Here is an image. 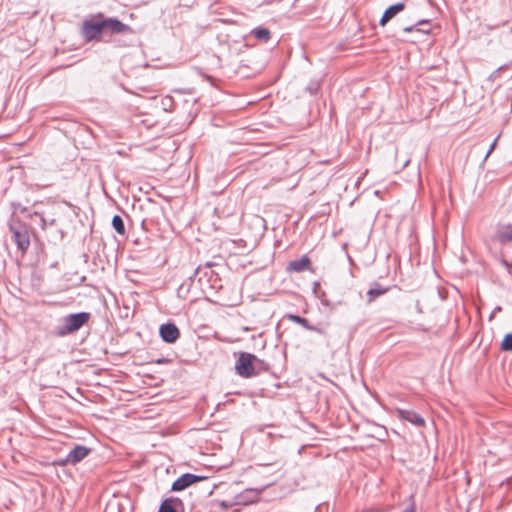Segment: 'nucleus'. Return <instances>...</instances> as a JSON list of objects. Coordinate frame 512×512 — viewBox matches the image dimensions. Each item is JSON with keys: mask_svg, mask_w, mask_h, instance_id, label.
<instances>
[{"mask_svg": "<svg viewBox=\"0 0 512 512\" xmlns=\"http://www.w3.org/2000/svg\"><path fill=\"white\" fill-rule=\"evenodd\" d=\"M397 415L400 419L408 421L418 427L425 425V420L421 415L412 410L397 409Z\"/></svg>", "mask_w": 512, "mask_h": 512, "instance_id": "0eeeda50", "label": "nucleus"}, {"mask_svg": "<svg viewBox=\"0 0 512 512\" xmlns=\"http://www.w3.org/2000/svg\"><path fill=\"white\" fill-rule=\"evenodd\" d=\"M288 317H289V319H290L291 321H293V322H295V323H297V324L301 325V326H302L303 328H305L306 330H308V329H313V328H312V325H311V324L309 323V321H308L306 318H304V317H301V316H299V315H292V314H291V315H289Z\"/></svg>", "mask_w": 512, "mask_h": 512, "instance_id": "f3484780", "label": "nucleus"}, {"mask_svg": "<svg viewBox=\"0 0 512 512\" xmlns=\"http://www.w3.org/2000/svg\"><path fill=\"white\" fill-rule=\"evenodd\" d=\"M497 140L498 138H496L490 145L485 157H484V161L490 156V154L492 153V151L495 149L496 147V143H497Z\"/></svg>", "mask_w": 512, "mask_h": 512, "instance_id": "aec40b11", "label": "nucleus"}, {"mask_svg": "<svg viewBox=\"0 0 512 512\" xmlns=\"http://www.w3.org/2000/svg\"><path fill=\"white\" fill-rule=\"evenodd\" d=\"M502 263L507 267V268H512V261L509 262L507 260H503Z\"/></svg>", "mask_w": 512, "mask_h": 512, "instance_id": "a878e982", "label": "nucleus"}, {"mask_svg": "<svg viewBox=\"0 0 512 512\" xmlns=\"http://www.w3.org/2000/svg\"><path fill=\"white\" fill-rule=\"evenodd\" d=\"M132 34V28L116 18L91 19L83 23V35L89 41L100 40L105 33Z\"/></svg>", "mask_w": 512, "mask_h": 512, "instance_id": "f257e3e1", "label": "nucleus"}, {"mask_svg": "<svg viewBox=\"0 0 512 512\" xmlns=\"http://www.w3.org/2000/svg\"><path fill=\"white\" fill-rule=\"evenodd\" d=\"M205 479H206V477H204V476H198V475L191 474V473H185V474H182L180 477H178L173 482V484L171 486V490L174 492H180V491L187 489L191 485H193L199 481L205 480Z\"/></svg>", "mask_w": 512, "mask_h": 512, "instance_id": "20e7f679", "label": "nucleus"}, {"mask_svg": "<svg viewBox=\"0 0 512 512\" xmlns=\"http://www.w3.org/2000/svg\"><path fill=\"white\" fill-rule=\"evenodd\" d=\"M387 291V289H384L381 287L380 284L375 283L372 288H370L367 292V295L369 296V301H373L376 297L384 294Z\"/></svg>", "mask_w": 512, "mask_h": 512, "instance_id": "dca6fc26", "label": "nucleus"}, {"mask_svg": "<svg viewBox=\"0 0 512 512\" xmlns=\"http://www.w3.org/2000/svg\"><path fill=\"white\" fill-rule=\"evenodd\" d=\"M166 362H168V359H165V358L158 359V360L156 361V363H157V364H163V363H166Z\"/></svg>", "mask_w": 512, "mask_h": 512, "instance_id": "cd10ccee", "label": "nucleus"}, {"mask_svg": "<svg viewBox=\"0 0 512 512\" xmlns=\"http://www.w3.org/2000/svg\"><path fill=\"white\" fill-rule=\"evenodd\" d=\"M58 464H59V465H61V466H65V465H69V464H70V462H67V461H66V457H65L64 459H60V460L58 461Z\"/></svg>", "mask_w": 512, "mask_h": 512, "instance_id": "b1692460", "label": "nucleus"}, {"mask_svg": "<svg viewBox=\"0 0 512 512\" xmlns=\"http://www.w3.org/2000/svg\"><path fill=\"white\" fill-rule=\"evenodd\" d=\"M35 215L39 216L42 229H46L47 226H53L56 222L55 218L46 217L43 213L38 211L35 212Z\"/></svg>", "mask_w": 512, "mask_h": 512, "instance_id": "a211bd4d", "label": "nucleus"}, {"mask_svg": "<svg viewBox=\"0 0 512 512\" xmlns=\"http://www.w3.org/2000/svg\"><path fill=\"white\" fill-rule=\"evenodd\" d=\"M496 239L500 244L512 242V224L500 226L496 233Z\"/></svg>", "mask_w": 512, "mask_h": 512, "instance_id": "9d476101", "label": "nucleus"}, {"mask_svg": "<svg viewBox=\"0 0 512 512\" xmlns=\"http://www.w3.org/2000/svg\"><path fill=\"white\" fill-rule=\"evenodd\" d=\"M183 507V502L177 497L164 499L159 507L158 512H178Z\"/></svg>", "mask_w": 512, "mask_h": 512, "instance_id": "1a4fd4ad", "label": "nucleus"}, {"mask_svg": "<svg viewBox=\"0 0 512 512\" xmlns=\"http://www.w3.org/2000/svg\"><path fill=\"white\" fill-rule=\"evenodd\" d=\"M501 349L503 351H510L512 352V334L505 335L502 344Z\"/></svg>", "mask_w": 512, "mask_h": 512, "instance_id": "6ab92c4d", "label": "nucleus"}, {"mask_svg": "<svg viewBox=\"0 0 512 512\" xmlns=\"http://www.w3.org/2000/svg\"><path fill=\"white\" fill-rule=\"evenodd\" d=\"M410 162V159H404L401 163V169H404Z\"/></svg>", "mask_w": 512, "mask_h": 512, "instance_id": "393cba45", "label": "nucleus"}, {"mask_svg": "<svg viewBox=\"0 0 512 512\" xmlns=\"http://www.w3.org/2000/svg\"><path fill=\"white\" fill-rule=\"evenodd\" d=\"M499 311H501V307H500V306L495 307V308H494V310H493L492 315H493L494 313H496V312H499Z\"/></svg>", "mask_w": 512, "mask_h": 512, "instance_id": "c85d7f7f", "label": "nucleus"}, {"mask_svg": "<svg viewBox=\"0 0 512 512\" xmlns=\"http://www.w3.org/2000/svg\"><path fill=\"white\" fill-rule=\"evenodd\" d=\"M159 334L164 342L172 344L179 338L180 331L174 323L168 322L160 326Z\"/></svg>", "mask_w": 512, "mask_h": 512, "instance_id": "39448f33", "label": "nucleus"}, {"mask_svg": "<svg viewBox=\"0 0 512 512\" xmlns=\"http://www.w3.org/2000/svg\"><path fill=\"white\" fill-rule=\"evenodd\" d=\"M263 360L254 354L241 352L235 364L236 373L244 378L257 375L261 370L267 369Z\"/></svg>", "mask_w": 512, "mask_h": 512, "instance_id": "f03ea898", "label": "nucleus"}, {"mask_svg": "<svg viewBox=\"0 0 512 512\" xmlns=\"http://www.w3.org/2000/svg\"><path fill=\"white\" fill-rule=\"evenodd\" d=\"M403 512H415L414 504H410Z\"/></svg>", "mask_w": 512, "mask_h": 512, "instance_id": "5701e85b", "label": "nucleus"}, {"mask_svg": "<svg viewBox=\"0 0 512 512\" xmlns=\"http://www.w3.org/2000/svg\"><path fill=\"white\" fill-rule=\"evenodd\" d=\"M119 509V505L118 504H113V503H109L106 507V510L105 512H116L118 511Z\"/></svg>", "mask_w": 512, "mask_h": 512, "instance_id": "412c9836", "label": "nucleus"}, {"mask_svg": "<svg viewBox=\"0 0 512 512\" xmlns=\"http://www.w3.org/2000/svg\"><path fill=\"white\" fill-rule=\"evenodd\" d=\"M310 259L307 256H302L299 259L293 260L288 265V270L293 272H303L307 270L310 266Z\"/></svg>", "mask_w": 512, "mask_h": 512, "instance_id": "9b49d317", "label": "nucleus"}, {"mask_svg": "<svg viewBox=\"0 0 512 512\" xmlns=\"http://www.w3.org/2000/svg\"><path fill=\"white\" fill-rule=\"evenodd\" d=\"M13 237L19 249L25 251L28 248L30 241L25 233L15 231Z\"/></svg>", "mask_w": 512, "mask_h": 512, "instance_id": "f8f14e48", "label": "nucleus"}, {"mask_svg": "<svg viewBox=\"0 0 512 512\" xmlns=\"http://www.w3.org/2000/svg\"><path fill=\"white\" fill-rule=\"evenodd\" d=\"M112 227L115 229V231L120 234V235H124L125 234V225H124V221L122 219L121 216L119 215H114L113 218H112Z\"/></svg>", "mask_w": 512, "mask_h": 512, "instance_id": "2eb2a0df", "label": "nucleus"}, {"mask_svg": "<svg viewBox=\"0 0 512 512\" xmlns=\"http://www.w3.org/2000/svg\"><path fill=\"white\" fill-rule=\"evenodd\" d=\"M90 317L91 315L88 312L73 313L65 316L62 319V324L57 328V335L64 337L78 331L89 321Z\"/></svg>", "mask_w": 512, "mask_h": 512, "instance_id": "7ed1b4c3", "label": "nucleus"}, {"mask_svg": "<svg viewBox=\"0 0 512 512\" xmlns=\"http://www.w3.org/2000/svg\"><path fill=\"white\" fill-rule=\"evenodd\" d=\"M405 8V4L403 2L396 3L394 5L389 6L383 13L380 19V25L385 26L392 18H394L398 13H400Z\"/></svg>", "mask_w": 512, "mask_h": 512, "instance_id": "6e6552de", "label": "nucleus"}, {"mask_svg": "<svg viewBox=\"0 0 512 512\" xmlns=\"http://www.w3.org/2000/svg\"><path fill=\"white\" fill-rule=\"evenodd\" d=\"M312 328L313 329H308V330L309 331H314V332H316L318 334H321V335H324L326 333L323 328H320V327H317V326H314V325H312Z\"/></svg>", "mask_w": 512, "mask_h": 512, "instance_id": "4be33fe9", "label": "nucleus"}, {"mask_svg": "<svg viewBox=\"0 0 512 512\" xmlns=\"http://www.w3.org/2000/svg\"><path fill=\"white\" fill-rule=\"evenodd\" d=\"M258 493L255 490H247L244 494L239 496L238 504H248L254 502Z\"/></svg>", "mask_w": 512, "mask_h": 512, "instance_id": "ddd939ff", "label": "nucleus"}, {"mask_svg": "<svg viewBox=\"0 0 512 512\" xmlns=\"http://www.w3.org/2000/svg\"><path fill=\"white\" fill-rule=\"evenodd\" d=\"M414 30V26H408L403 29L404 32H411Z\"/></svg>", "mask_w": 512, "mask_h": 512, "instance_id": "bb28decb", "label": "nucleus"}, {"mask_svg": "<svg viewBox=\"0 0 512 512\" xmlns=\"http://www.w3.org/2000/svg\"><path fill=\"white\" fill-rule=\"evenodd\" d=\"M252 34L260 41H268L270 38V31L267 28L258 27L252 30Z\"/></svg>", "mask_w": 512, "mask_h": 512, "instance_id": "4468645a", "label": "nucleus"}, {"mask_svg": "<svg viewBox=\"0 0 512 512\" xmlns=\"http://www.w3.org/2000/svg\"><path fill=\"white\" fill-rule=\"evenodd\" d=\"M91 452V449L83 446V445H76L67 455H66V461L70 462V465H75L82 461L85 457L89 455Z\"/></svg>", "mask_w": 512, "mask_h": 512, "instance_id": "423d86ee", "label": "nucleus"}]
</instances>
